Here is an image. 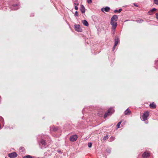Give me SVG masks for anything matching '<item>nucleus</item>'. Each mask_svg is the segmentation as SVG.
Wrapping results in <instances>:
<instances>
[{"label":"nucleus","instance_id":"7","mask_svg":"<svg viewBox=\"0 0 158 158\" xmlns=\"http://www.w3.org/2000/svg\"><path fill=\"white\" fill-rule=\"evenodd\" d=\"M75 30L78 32H81L82 31V29L80 27L79 25L77 24L74 25Z\"/></svg>","mask_w":158,"mask_h":158},{"label":"nucleus","instance_id":"26","mask_svg":"<svg viewBox=\"0 0 158 158\" xmlns=\"http://www.w3.org/2000/svg\"><path fill=\"white\" fill-rule=\"evenodd\" d=\"M87 2L89 4L91 3L92 2V0H87Z\"/></svg>","mask_w":158,"mask_h":158},{"label":"nucleus","instance_id":"27","mask_svg":"<svg viewBox=\"0 0 158 158\" xmlns=\"http://www.w3.org/2000/svg\"><path fill=\"white\" fill-rule=\"evenodd\" d=\"M74 4L75 5H76V6H77L78 5V2L77 1H75Z\"/></svg>","mask_w":158,"mask_h":158},{"label":"nucleus","instance_id":"10","mask_svg":"<svg viewBox=\"0 0 158 158\" xmlns=\"http://www.w3.org/2000/svg\"><path fill=\"white\" fill-rule=\"evenodd\" d=\"M142 156L144 158H146L149 156V154L148 152H144L142 154Z\"/></svg>","mask_w":158,"mask_h":158},{"label":"nucleus","instance_id":"12","mask_svg":"<svg viewBox=\"0 0 158 158\" xmlns=\"http://www.w3.org/2000/svg\"><path fill=\"white\" fill-rule=\"evenodd\" d=\"M50 130L51 131H56L58 130V128L55 126H53L50 127Z\"/></svg>","mask_w":158,"mask_h":158},{"label":"nucleus","instance_id":"3","mask_svg":"<svg viewBox=\"0 0 158 158\" xmlns=\"http://www.w3.org/2000/svg\"><path fill=\"white\" fill-rule=\"evenodd\" d=\"M114 111V110L112 108H110L108 109L107 112L104 115V118H106L108 116L111 115Z\"/></svg>","mask_w":158,"mask_h":158},{"label":"nucleus","instance_id":"33","mask_svg":"<svg viewBox=\"0 0 158 158\" xmlns=\"http://www.w3.org/2000/svg\"><path fill=\"white\" fill-rule=\"evenodd\" d=\"M122 10V9L121 8H120L118 10V13H120Z\"/></svg>","mask_w":158,"mask_h":158},{"label":"nucleus","instance_id":"20","mask_svg":"<svg viewBox=\"0 0 158 158\" xmlns=\"http://www.w3.org/2000/svg\"><path fill=\"white\" fill-rule=\"evenodd\" d=\"M115 139V137H114L113 136H111L109 139V141L112 142Z\"/></svg>","mask_w":158,"mask_h":158},{"label":"nucleus","instance_id":"36","mask_svg":"<svg viewBox=\"0 0 158 158\" xmlns=\"http://www.w3.org/2000/svg\"><path fill=\"white\" fill-rule=\"evenodd\" d=\"M134 5L136 7H138V5L137 4H136L135 3H134Z\"/></svg>","mask_w":158,"mask_h":158},{"label":"nucleus","instance_id":"17","mask_svg":"<svg viewBox=\"0 0 158 158\" xmlns=\"http://www.w3.org/2000/svg\"><path fill=\"white\" fill-rule=\"evenodd\" d=\"M82 23L84 25L86 26H89V24L87 22V21L85 20L82 21Z\"/></svg>","mask_w":158,"mask_h":158},{"label":"nucleus","instance_id":"9","mask_svg":"<svg viewBox=\"0 0 158 158\" xmlns=\"http://www.w3.org/2000/svg\"><path fill=\"white\" fill-rule=\"evenodd\" d=\"M156 10H157L155 8H153L148 12V14L149 15H152L153 14L154 12Z\"/></svg>","mask_w":158,"mask_h":158},{"label":"nucleus","instance_id":"25","mask_svg":"<svg viewBox=\"0 0 158 158\" xmlns=\"http://www.w3.org/2000/svg\"><path fill=\"white\" fill-rule=\"evenodd\" d=\"M88 146L89 148H91L92 146V143H88Z\"/></svg>","mask_w":158,"mask_h":158},{"label":"nucleus","instance_id":"21","mask_svg":"<svg viewBox=\"0 0 158 158\" xmlns=\"http://www.w3.org/2000/svg\"><path fill=\"white\" fill-rule=\"evenodd\" d=\"M136 21L138 23H142L143 22V20L142 19H138L136 20Z\"/></svg>","mask_w":158,"mask_h":158},{"label":"nucleus","instance_id":"31","mask_svg":"<svg viewBox=\"0 0 158 158\" xmlns=\"http://www.w3.org/2000/svg\"><path fill=\"white\" fill-rule=\"evenodd\" d=\"M75 9L76 10H77L78 9V7L77 6H75Z\"/></svg>","mask_w":158,"mask_h":158},{"label":"nucleus","instance_id":"24","mask_svg":"<svg viewBox=\"0 0 158 158\" xmlns=\"http://www.w3.org/2000/svg\"><path fill=\"white\" fill-rule=\"evenodd\" d=\"M154 3L158 5V0H153Z\"/></svg>","mask_w":158,"mask_h":158},{"label":"nucleus","instance_id":"16","mask_svg":"<svg viewBox=\"0 0 158 158\" xmlns=\"http://www.w3.org/2000/svg\"><path fill=\"white\" fill-rule=\"evenodd\" d=\"M149 106L150 108L154 109L156 107V104H154L153 102H152V103L150 104Z\"/></svg>","mask_w":158,"mask_h":158},{"label":"nucleus","instance_id":"8","mask_svg":"<svg viewBox=\"0 0 158 158\" xmlns=\"http://www.w3.org/2000/svg\"><path fill=\"white\" fill-rule=\"evenodd\" d=\"M8 156L10 158H14L17 156V154L16 152H13L9 153Z\"/></svg>","mask_w":158,"mask_h":158},{"label":"nucleus","instance_id":"14","mask_svg":"<svg viewBox=\"0 0 158 158\" xmlns=\"http://www.w3.org/2000/svg\"><path fill=\"white\" fill-rule=\"evenodd\" d=\"M131 113V111L129 108H127L124 112V114L125 115H129Z\"/></svg>","mask_w":158,"mask_h":158},{"label":"nucleus","instance_id":"2","mask_svg":"<svg viewBox=\"0 0 158 158\" xmlns=\"http://www.w3.org/2000/svg\"><path fill=\"white\" fill-rule=\"evenodd\" d=\"M118 16L116 15H114L112 17L110 22V24L112 26V29L115 31L116 28L117 26V21L118 19Z\"/></svg>","mask_w":158,"mask_h":158},{"label":"nucleus","instance_id":"4","mask_svg":"<svg viewBox=\"0 0 158 158\" xmlns=\"http://www.w3.org/2000/svg\"><path fill=\"white\" fill-rule=\"evenodd\" d=\"M149 115V112L148 111L145 112L143 114L142 116L143 120L145 121L148 119V118Z\"/></svg>","mask_w":158,"mask_h":158},{"label":"nucleus","instance_id":"18","mask_svg":"<svg viewBox=\"0 0 158 158\" xmlns=\"http://www.w3.org/2000/svg\"><path fill=\"white\" fill-rule=\"evenodd\" d=\"M110 10V8L108 6L105 7V8H104V10L106 12H109Z\"/></svg>","mask_w":158,"mask_h":158},{"label":"nucleus","instance_id":"19","mask_svg":"<svg viewBox=\"0 0 158 158\" xmlns=\"http://www.w3.org/2000/svg\"><path fill=\"white\" fill-rule=\"evenodd\" d=\"M23 158H33V157L30 155H27L24 156L23 157Z\"/></svg>","mask_w":158,"mask_h":158},{"label":"nucleus","instance_id":"1","mask_svg":"<svg viewBox=\"0 0 158 158\" xmlns=\"http://www.w3.org/2000/svg\"><path fill=\"white\" fill-rule=\"evenodd\" d=\"M38 143L40 148L41 149L45 148L47 145V143L45 140V136L44 135H39Z\"/></svg>","mask_w":158,"mask_h":158},{"label":"nucleus","instance_id":"34","mask_svg":"<svg viewBox=\"0 0 158 158\" xmlns=\"http://www.w3.org/2000/svg\"><path fill=\"white\" fill-rule=\"evenodd\" d=\"M114 13H116L118 12V10H114Z\"/></svg>","mask_w":158,"mask_h":158},{"label":"nucleus","instance_id":"6","mask_svg":"<svg viewBox=\"0 0 158 158\" xmlns=\"http://www.w3.org/2000/svg\"><path fill=\"white\" fill-rule=\"evenodd\" d=\"M77 138V135H75L71 136L70 137V140L72 142L75 141Z\"/></svg>","mask_w":158,"mask_h":158},{"label":"nucleus","instance_id":"28","mask_svg":"<svg viewBox=\"0 0 158 158\" xmlns=\"http://www.w3.org/2000/svg\"><path fill=\"white\" fill-rule=\"evenodd\" d=\"M0 119L1 121H2V123H4V119L2 117L0 116Z\"/></svg>","mask_w":158,"mask_h":158},{"label":"nucleus","instance_id":"22","mask_svg":"<svg viewBox=\"0 0 158 158\" xmlns=\"http://www.w3.org/2000/svg\"><path fill=\"white\" fill-rule=\"evenodd\" d=\"M121 121L119 122L117 125V127L118 128H120V125L121 123Z\"/></svg>","mask_w":158,"mask_h":158},{"label":"nucleus","instance_id":"23","mask_svg":"<svg viewBox=\"0 0 158 158\" xmlns=\"http://www.w3.org/2000/svg\"><path fill=\"white\" fill-rule=\"evenodd\" d=\"M108 135H106V136L104 137L103 140H106L107 139H108Z\"/></svg>","mask_w":158,"mask_h":158},{"label":"nucleus","instance_id":"11","mask_svg":"<svg viewBox=\"0 0 158 158\" xmlns=\"http://www.w3.org/2000/svg\"><path fill=\"white\" fill-rule=\"evenodd\" d=\"M51 152L50 150H48L46 152L44 153V156L47 157L50 156L51 155Z\"/></svg>","mask_w":158,"mask_h":158},{"label":"nucleus","instance_id":"38","mask_svg":"<svg viewBox=\"0 0 158 158\" xmlns=\"http://www.w3.org/2000/svg\"><path fill=\"white\" fill-rule=\"evenodd\" d=\"M148 123V121H146V122H145V123L146 124H147Z\"/></svg>","mask_w":158,"mask_h":158},{"label":"nucleus","instance_id":"39","mask_svg":"<svg viewBox=\"0 0 158 158\" xmlns=\"http://www.w3.org/2000/svg\"><path fill=\"white\" fill-rule=\"evenodd\" d=\"M101 10L102 11L104 12V11H103V8H102V9H101Z\"/></svg>","mask_w":158,"mask_h":158},{"label":"nucleus","instance_id":"13","mask_svg":"<svg viewBox=\"0 0 158 158\" xmlns=\"http://www.w3.org/2000/svg\"><path fill=\"white\" fill-rule=\"evenodd\" d=\"M80 10L82 13H84L85 12V8L82 5L81 6Z\"/></svg>","mask_w":158,"mask_h":158},{"label":"nucleus","instance_id":"30","mask_svg":"<svg viewBox=\"0 0 158 158\" xmlns=\"http://www.w3.org/2000/svg\"><path fill=\"white\" fill-rule=\"evenodd\" d=\"M106 151L109 153H110L111 152L110 150L109 149H106Z\"/></svg>","mask_w":158,"mask_h":158},{"label":"nucleus","instance_id":"15","mask_svg":"<svg viewBox=\"0 0 158 158\" xmlns=\"http://www.w3.org/2000/svg\"><path fill=\"white\" fill-rule=\"evenodd\" d=\"M114 40V44L115 46H116L119 41V39L118 37H116Z\"/></svg>","mask_w":158,"mask_h":158},{"label":"nucleus","instance_id":"35","mask_svg":"<svg viewBox=\"0 0 158 158\" xmlns=\"http://www.w3.org/2000/svg\"><path fill=\"white\" fill-rule=\"evenodd\" d=\"M116 46H115V45H114V47H113V51H114V49H115Z\"/></svg>","mask_w":158,"mask_h":158},{"label":"nucleus","instance_id":"29","mask_svg":"<svg viewBox=\"0 0 158 158\" xmlns=\"http://www.w3.org/2000/svg\"><path fill=\"white\" fill-rule=\"evenodd\" d=\"M75 15L76 16H78V13L77 11H76L75 12Z\"/></svg>","mask_w":158,"mask_h":158},{"label":"nucleus","instance_id":"32","mask_svg":"<svg viewBox=\"0 0 158 158\" xmlns=\"http://www.w3.org/2000/svg\"><path fill=\"white\" fill-rule=\"evenodd\" d=\"M156 19H158V14L157 13H156Z\"/></svg>","mask_w":158,"mask_h":158},{"label":"nucleus","instance_id":"40","mask_svg":"<svg viewBox=\"0 0 158 158\" xmlns=\"http://www.w3.org/2000/svg\"><path fill=\"white\" fill-rule=\"evenodd\" d=\"M157 61H158V60H157V61H156H156H155V62H156Z\"/></svg>","mask_w":158,"mask_h":158},{"label":"nucleus","instance_id":"37","mask_svg":"<svg viewBox=\"0 0 158 158\" xmlns=\"http://www.w3.org/2000/svg\"><path fill=\"white\" fill-rule=\"evenodd\" d=\"M23 149L24 150V148L21 147V150H22L23 151Z\"/></svg>","mask_w":158,"mask_h":158},{"label":"nucleus","instance_id":"5","mask_svg":"<svg viewBox=\"0 0 158 158\" xmlns=\"http://www.w3.org/2000/svg\"><path fill=\"white\" fill-rule=\"evenodd\" d=\"M19 4H14L11 6L10 8L13 10H17L19 8Z\"/></svg>","mask_w":158,"mask_h":158}]
</instances>
